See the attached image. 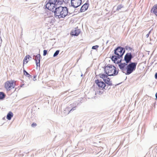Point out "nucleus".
Masks as SVG:
<instances>
[{
  "label": "nucleus",
  "instance_id": "nucleus-34",
  "mask_svg": "<svg viewBox=\"0 0 157 157\" xmlns=\"http://www.w3.org/2000/svg\"><path fill=\"white\" fill-rule=\"evenodd\" d=\"M155 96L156 97V99L157 100V92L156 93Z\"/></svg>",
  "mask_w": 157,
  "mask_h": 157
},
{
  "label": "nucleus",
  "instance_id": "nucleus-3",
  "mask_svg": "<svg viewBox=\"0 0 157 157\" xmlns=\"http://www.w3.org/2000/svg\"><path fill=\"white\" fill-rule=\"evenodd\" d=\"M104 71L105 74L109 76L116 75L118 72L115 67L110 64L105 66Z\"/></svg>",
  "mask_w": 157,
  "mask_h": 157
},
{
  "label": "nucleus",
  "instance_id": "nucleus-14",
  "mask_svg": "<svg viewBox=\"0 0 157 157\" xmlns=\"http://www.w3.org/2000/svg\"><path fill=\"white\" fill-rule=\"evenodd\" d=\"M89 3L86 2V3L83 4L81 7L80 11L81 12H84L86 10L89 6Z\"/></svg>",
  "mask_w": 157,
  "mask_h": 157
},
{
  "label": "nucleus",
  "instance_id": "nucleus-28",
  "mask_svg": "<svg viewBox=\"0 0 157 157\" xmlns=\"http://www.w3.org/2000/svg\"><path fill=\"white\" fill-rule=\"evenodd\" d=\"M151 33V31H150L146 35V38H148L150 35V34Z\"/></svg>",
  "mask_w": 157,
  "mask_h": 157
},
{
  "label": "nucleus",
  "instance_id": "nucleus-36",
  "mask_svg": "<svg viewBox=\"0 0 157 157\" xmlns=\"http://www.w3.org/2000/svg\"><path fill=\"white\" fill-rule=\"evenodd\" d=\"M154 6L157 7V4L156 5H155Z\"/></svg>",
  "mask_w": 157,
  "mask_h": 157
},
{
  "label": "nucleus",
  "instance_id": "nucleus-29",
  "mask_svg": "<svg viewBox=\"0 0 157 157\" xmlns=\"http://www.w3.org/2000/svg\"><path fill=\"white\" fill-rule=\"evenodd\" d=\"M36 123H33L31 125V126L32 127H34V126H36Z\"/></svg>",
  "mask_w": 157,
  "mask_h": 157
},
{
  "label": "nucleus",
  "instance_id": "nucleus-19",
  "mask_svg": "<svg viewBox=\"0 0 157 157\" xmlns=\"http://www.w3.org/2000/svg\"><path fill=\"white\" fill-rule=\"evenodd\" d=\"M23 72H24V75H26V76L29 77V78H32V75H29V73L27 72L25 70H23Z\"/></svg>",
  "mask_w": 157,
  "mask_h": 157
},
{
  "label": "nucleus",
  "instance_id": "nucleus-38",
  "mask_svg": "<svg viewBox=\"0 0 157 157\" xmlns=\"http://www.w3.org/2000/svg\"><path fill=\"white\" fill-rule=\"evenodd\" d=\"M108 41H107L106 43H108Z\"/></svg>",
  "mask_w": 157,
  "mask_h": 157
},
{
  "label": "nucleus",
  "instance_id": "nucleus-25",
  "mask_svg": "<svg viewBox=\"0 0 157 157\" xmlns=\"http://www.w3.org/2000/svg\"><path fill=\"white\" fill-rule=\"evenodd\" d=\"M59 50H56V52L54 53L53 55V56L54 57L56 56L59 54Z\"/></svg>",
  "mask_w": 157,
  "mask_h": 157
},
{
  "label": "nucleus",
  "instance_id": "nucleus-5",
  "mask_svg": "<svg viewBox=\"0 0 157 157\" xmlns=\"http://www.w3.org/2000/svg\"><path fill=\"white\" fill-rule=\"evenodd\" d=\"M77 104L76 103H73L70 105L69 106L66 107L64 110L65 112H67V114L71 113L74 110H76L77 107Z\"/></svg>",
  "mask_w": 157,
  "mask_h": 157
},
{
  "label": "nucleus",
  "instance_id": "nucleus-18",
  "mask_svg": "<svg viewBox=\"0 0 157 157\" xmlns=\"http://www.w3.org/2000/svg\"><path fill=\"white\" fill-rule=\"evenodd\" d=\"M6 96L5 94L3 92H0V99L3 100Z\"/></svg>",
  "mask_w": 157,
  "mask_h": 157
},
{
  "label": "nucleus",
  "instance_id": "nucleus-26",
  "mask_svg": "<svg viewBox=\"0 0 157 157\" xmlns=\"http://www.w3.org/2000/svg\"><path fill=\"white\" fill-rule=\"evenodd\" d=\"M98 47L99 46L98 45H96L92 46V48L93 49H97Z\"/></svg>",
  "mask_w": 157,
  "mask_h": 157
},
{
  "label": "nucleus",
  "instance_id": "nucleus-13",
  "mask_svg": "<svg viewBox=\"0 0 157 157\" xmlns=\"http://www.w3.org/2000/svg\"><path fill=\"white\" fill-rule=\"evenodd\" d=\"M80 32V29H78V28H75L73 30H72L71 33V34L72 36H78Z\"/></svg>",
  "mask_w": 157,
  "mask_h": 157
},
{
  "label": "nucleus",
  "instance_id": "nucleus-33",
  "mask_svg": "<svg viewBox=\"0 0 157 157\" xmlns=\"http://www.w3.org/2000/svg\"><path fill=\"white\" fill-rule=\"evenodd\" d=\"M155 79H157V72L155 74Z\"/></svg>",
  "mask_w": 157,
  "mask_h": 157
},
{
  "label": "nucleus",
  "instance_id": "nucleus-21",
  "mask_svg": "<svg viewBox=\"0 0 157 157\" xmlns=\"http://www.w3.org/2000/svg\"><path fill=\"white\" fill-rule=\"evenodd\" d=\"M123 7L124 6L122 4L119 5L117 6L116 10L119 11L121 9V8H123Z\"/></svg>",
  "mask_w": 157,
  "mask_h": 157
},
{
  "label": "nucleus",
  "instance_id": "nucleus-9",
  "mask_svg": "<svg viewBox=\"0 0 157 157\" xmlns=\"http://www.w3.org/2000/svg\"><path fill=\"white\" fill-rule=\"evenodd\" d=\"M57 5L56 3L48 2L45 5L46 8L48 10L54 11V9L55 8V6Z\"/></svg>",
  "mask_w": 157,
  "mask_h": 157
},
{
  "label": "nucleus",
  "instance_id": "nucleus-8",
  "mask_svg": "<svg viewBox=\"0 0 157 157\" xmlns=\"http://www.w3.org/2000/svg\"><path fill=\"white\" fill-rule=\"evenodd\" d=\"M71 6L76 8L80 6L82 3V0H71Z\"/></svg>",
  "mask_w": 157,
  "mask_h": 157
},
{
  "label": "nucleus",
  "instance_id": "nucleus-16",
  "mask_svg": "<svg viewBox=\"0 0 157 157\" xmlns=\"http://www.w3.org/2000/svg\"><path fill=\"white\" fill-rule=\"evenodd\" d=\"M151 11L153 13L157 16V7L154 6L152 8Z\"/></svg>",
  "mask_w": 157,
  "mask_h": 157
},
{
  "label": "nucleus",
  "instance_id": "nucleus-23",
  "mask_svg": "<svg viewBox=\"0 0 157 157\" xmlns=\"http://www.w3.org/2000/svg\"><path fill=\"white\" fill-rule=\"evenodd\" d=\"M28 57H29V55H27L24 58V60H23V63H25V62H26L25 64H26L28 63V60H27V58Z\"/></svg>",
  "mask_w": 157,
  "mask_h": 157
},
{
  "label": "nucleus",
  "instance_id": "nucleus-15",
  "mask_svg": "<svg viewBox=\"0 0 157 157\" xmlns=\"http://www.w3.org/2000/svg\"><path fill=\"white\" fill-rule=\"evenodd\" d=\"M13 114L11 112H9L6 116V118L9 120H10L13 117Z\"/></svg>",
  "mask_w": 157,
  "mask_h": 157
},
{
  "label": "nucleus",
  "instance_id": "nucleus-22",
  "mask_svg": "<svg viewBox=\"0 0 157 157\" xmlns=\"http://www.w3.org/2000/svg\"><path fill=\"white\" fill-rule=\"evenodd\" d=\"M104 82L105 83V84H107V85L109 86H111L113 85L111 81H108L105 80Z\"/></svg>",
  "mask_w": 157,
  "mask_h": 157
},
{
  "label": "nucleus",
  "instance_id": "nucleus-20",
  "mask_svg": "<svg viewBox=\"0 0 157 157\" xmlns=\"http://www.w3.org/2000/svg\"><path fill=\"white\" fill-rule=\"evenodd\" d=\"M48 2L55 3L56 4H61L60 2L58 0H49Z\"/></svg>",
  "mask_w": 157,
  "mask_h": 157
},
{
  "label": "nucleus",
  "instance_id": "nucleus-30",
  "mask_svg": "<svg viewBox=\"0 0 157 157\" xmlns=\"http://www.w3.org/2000/svg\"><path fill=\"white\" fill-rule=\"evenodd\" d=\"M36 77V75H35L34 76V77H33V80L34 81H35L36 80V79H35V78Z\"/></svg>",
  "mask_w": 157,
  "mask_h": 157
},
{
  "label": "nucleus",
  "instance_id": "nucleus-17",
  "mask_svg": "<svg viewBox=\"0 0 157 157\" xmlns=\"http://www.w3.org/2000/svg\"><path fill=\"white\" fill-rule=\"evenodd\" d=\"M99 77L100 78L103 79L104 81L106 80V79L107 78L108 75L104 74H100L99 75Z\"/></svg>",
  "mask_w": 157,
  "mask_h": 157
},
{
  "label": "nucleus",
  "instance_id": "nucleus-10",
  "mask_svg": "<svg viewBox=\"0 0 157 157\" xmlns=\"http://www.w3.org/2000/svg\"><path fill=\"white\" fill-rule=\"evenodd\" d=\"M95 82L99 87L101 88L102 89L103 88L104 89L106 90L108 88V86L106 87V84L103 82L100 81L99 79L96 80Z\"/></svg>",
  "mask_w": 157,
  "mask_h": 157
},
{
  "label": "nucleus",
  "instance_id": "nucleus-6",
  "mask_svg": "<svg viewBox=\"0 0 157 157\" xmlns=\"http://www.w3.org/2000/svg\"><path fill=\"white\" fill-rule=\"evenodd\" d=\"M133 57L134 56L131 52H128L126 53L124 56V60L125 62V63L128 64L132 62H131V60Z\"/></svg>",
  "mask_w": 157,
  "mask_h": 157
},
{
  "label": "nucleus",
  "instance_id": "nucleus-40",
  "mask_svg": "<svg viewBox=\"0 0 157 157\" xmlns=\"http://www.w3.org/2000/svg\"><path fill=\"white\" fill-rule=\"evenodd\" d=\"M26 1H27V0H25Z\"/></svg>",
  "mask_w": 157,
  "mask_h": 157
},
{
  "label": "nucleus",
  "instance_id": "nucleus-27",
  "mask_svg": "<svg viewBox=\"0 0 157 157\" xmlns=\"http://www.w3.org/2000/svg\"><path fill=\"white\" fill-rule=\"evenodd\" d=\"M47 53V50H44L43 51V56H45L46 55Z\"/></svg>",
  "mask_w": 157,
  "mask_h": 157
},
{
  "label": "nucleus",
  "instance_id": "nucleus-32",
  "mask_svg": "<svg viewBox=\"0 0 157 157\" xmlns=\"http://www.w3.org/2000/svg\"><path fill=\"white\" fill-rule=\"evenodd\" d=\"M27 59H28L29 60H30V59H32V57L29 55V57H27Z\"/></svg>",
  "mask_w": 157,
  "mask_h": 157
},
{
  "label": "nucleus",
  "instance_id": "nucleus-11",
  "mask_svg": "<svg viewBox=\"0 0 157 157\" xmlns=\"http://www.w3.org/2000/svg\"><path fill=\"white\" fill-rule=\"evenodd\" d=\"M13 84V82L8 81L5 83V88L7 90H10L14 88V87Z\"/></svg>",
  "mask_w": 157,
  "mask_h": 157
},
{
  "label": "nucleus",
  "instance_id": "nucleus-39",
  "mask_svg": "<svg viewBox=\"0 0 157 157\" xmlns=\"http://www.w3.org/2000/svg\"><path fill=\"white\" fill-rule=\"evenodd\" d=\"M110 88V87H109V88H108V89H109Z\"/></svg>",
  "mask_w": 157,
  "mask_h": 157
},
{
  "label": "nucleus",
  "instance_id": "nucleus-24",
  "mask_svg": "<svg viewBox=\"0 0 157 157\" xmlns=\"http://www.w3.org/2000/svg\"><path fill=\"white\" fill-rule=\"evenodd\" d=\"M124 48L125 49H125L127 50H128V52L129 51H131L132 49V48L128 46H125Z\"/></svg>",
  "mask_w": 157,
  "mask_h": 157
},
{
  "label": "nucleus",
  "instance_id": "nucleus-1",
  "mask_svg": "<svg viewBox=\"0 0 157 157\" xmlns=\"http://www.w3.org/2000/svg\"><path fill=\"white\" fill-rule=\"evenodd\" d=\"M54 13L56 17L59 19L64 18L68 15V9L66 7L59 6L56 8Z\"/></svg>",
  "mask_w": 157,
  "mask_h": 157
},
{
  "label": "nucleus",
  "instance_id": "nucleus-12",
  "mask_svg": "<svg viewBox=\"0 0 157 157\" xmlns=\"http://www.w3.org/2000/svg\"><path fill=\"white\" fill-rule=\"evenodd\" d=\"M40 57L41 56L40 54H38L36 56L34 55L33 56V59H34L35 61L37 67L39 66L40 67Z\"/></svg>",
  "mask_w": 157,
  "mask_h": 157
},
{
  "label": "nucleus",
  "instance_id": "nucleus-35",
  "mask_svg": "<svg viewBox=\"0 0 157 157\" xmlns=\"http://www.w3.org/2000/svg\"><path fill=\"white\" fill-rule=\"evenodd\" d=\"M24 85V84H23L22 85H21V87H23V86Z\"/></svg>",
  "mask_w": 157,
  "mask_h": 157
},
{
  "label": "nucleus",
  "instance_id": "nucleus-31",
  "mask_svg": "<svg viewBox=\"0 0 157 157\" xmlns=\"http://www.w3.org/2000/svg\"><path fill=\"white\" fill-rule=\"evenodd\" d=\"M106 80L108 81H110V79L109 78V77H107V78L106 79Z\"/></svg>",
  "mask_w": 157,
  "mask_h": 157
},
{
  "label": "nucleus",
  "instance_id": "nucleus-37",
  "mask_svg": "<svg viewBox=\"0 0 157 157\" xmlns=\"http://www.w3.org/2000/svg\"><path fill=\"white\" fill-rule=\"evenodd\" d=\"M82 75H82H82H81V76H82Z\"/></svg>",
  "mask_w": 157,
  "mask_h": 157
},
{
  "label": "nucleus",
  "instance_id": "nucleus-4",
  "mask_svg": "<svg viewBox=\"0 0 157 157\" xmlns=\"http://www.w3.org/2000/svg\"><path fill=\"white\" fill-rule=\"evenodd\" d=\"M128 63L126 67V75H129L134 71L136 70L137 64L136 62H130Z\"/></svg>",
  "mask_w": 157,
  "mask_h": 157
},
{
  "label": "nucleus",
  "instance_id": "nucleus-2",
  "mask_svg": "<svg viewBox=\"0 0 157 157\" xmlns=\"http://www.w3.org/2000/svg\"><path fill=\"white\" fill-rule=\"evenodd\" d=\"M125 52V50L124 48L121 46L117 47L114 50V54L115 55L112 56L111 58V59L115 63L118 59L122 57Z\"/></svg>",
  "mask_w": 157,
  "mask_h": 157
},
{
  "label": "nucleus",
  "instance_id": "nucleus-7",
  "mask_svg": "<svg viewBox=\"0 0 157 157\" xmlns=\"http://www.w3.org/2000/svg\"><path fill=\"white\" fill-rule=\"evenodd\" d=\"M121 60H120L119 61L118 60V61H117L116 62L117 63L119 64L118 66L120 69L124 73L125 71H126V67H125V66H127V63H121Z\"/></svg>",
  "mask_w": 157,
  "mask_h": 157
}]
</instances>
